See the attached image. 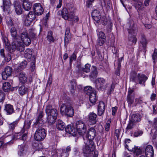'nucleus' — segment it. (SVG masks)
<instances>
[{"label": "nucleus", "instance_id": "f257e3e1", "mask_svg": "<svg viewBox=\"0 0 157 157\" xmlns=\"http://www.w3.org/2000/svg\"><path fill=\"white\" fill-rule=\"evenodd\" d=\"M10 32L13 37L12 46L13 49H16L21 52L24 50L23 43L26 46H28L30 44L31 40L26 31L22 32L21 35V38L23 42L18 41L19 37L17 36V30L15 28H11Z\"/></svg>", "mask_w": 157, "mask_h": 157}, {"label": "nucleus", "instance_id": "f03ea898", "mask_svg": "<svg viewBox=\"0 0 157 157\" xmlns=\"http://www.w3.org/2000/svg\"><path fill=\"white\" fill-rule=\"evenodd\" d=\"M45 112L49 124L51 125L54 123L58 116L57 110L56 109L53 108L52 105H49L46 107Z\"/></svg>", "mask_w": 157, "mask_h": 157}, {"label": "nucleus", "instance_id": "7ed1b4c3", "mask_svg": "<svg viewBox=\"0 0 157 157\" xmlns=\"http://www.w3.org/2000/svg\"><path fill=\"white\" fill-rule=\"evenodd\" d=\"M61 12L62 17L65 20L72 21L74 22H77L79 21L78 16L75 15L74 13L71 11L69 9L64 8Z\"/></svg>", "mask_w": 157, "mask_h": 157}, {"label": "nucleus", "instance_id": "20e7f679", "mask_svg": "<svg viewBox=\"0 0 157 157\" xmlns=\"http://www.w3.org/2000/svg\"><path fill=\"white\" fill-rule=\"evenodd\" d=\"M60 112L62 114H64L68 117H72L74 111L73 107L69 104H63L60 108Z\"/></svg>", "mask_w": 157, "mask_h": 157}, {"label": "nucleus", "instance_id": "39448f33", "mask_svg": "<svg viewBox=\"0 0 157 157\" xmlns=\"http://www.w3.org/2000/svg\"><path fill=\"white\" fill-rule=\"evenodd\" d=\"M91 15L93 19L97 23H99L100 21L104 25L106 24L107 21L106 17L104 16L101 17L100 12L98 10H93Z\"/></svg>", "mask_w": 157, "mask_h": 157}, {"label": "nucleus", "instance_id": "423d86ee", "mask_svg": "<svg viewBox=\"0 0 157 157\" xmlns=\"http://www.w3.org/2000/svg\"><path fill=\"white\" fill-rule=\"evenodd\" d=\"M84 90L85 93L89 95V100L90 102L93 104H95L97 100L95 91L90 86L85 87Z\"/></svg>", "mask_w": 157, "mask_h": 157}, {"label": "nucleus", "instance_id": "0eeeda50", "mask_svg": "<svg viewBox=\"0 0 157 157\" xmlns=\"http://www.w3.org/2000/svg\"><path fill=\"white\" fill-rule=\"evenodd\" d=\"M131 24L130 26V28L128 29V32L129 34V40L131 41L133 43H136L137 41V39L134 35L137 33V26L134 24L133 21L131 22Z\"/></svg>", "mask_w": 157, "mask_h": 157}, {"label": "nucleus", "instance_id": "6e6552de", "mask_svg": "<svg viewBox=\"0 0 157 157\" xmlns=\"http://www.w3.org/2000/svg\"><path fill=\"white\" fill-rule=\"evenodd\" d=\"M131 79L132 81L135 82L136 84H144L146 81L147 79V78L143 75H140V74H137L133 72L132 73Z\"/></svg>", "mask_w": 157, "mask_h": 157}, {"label": "nucleus", "instance_id": "1a4fd4ad", "mask_svg": "<svg viewBox=\"0 0 157 157\" xmlns=\"http://www.w3.org/2000/svg\"><path fill=\"white\" fill-rule=\"evenodd\" d=\"M46 136V132L45 129L40 127L36 130L34 135V138L35 140L40 141L44 140Z\"/></svg>", "mask_w": 157, "mask_h": 157}, {"label": "nucleus", "instance_id": "9d476101", "mask_svg": "<svg viewBox=\"0 0 157 157\" xmlns=\"http://www.w3.org/2000/svg\"><path fill=\"white\" fill-rule=\"evenodd\" d=\"M85 147L83 148V151L84 153L86 154H90L93 151L94 149V144L91 140L87 139L85 141Z\"/></svg>", "mask_w": 157, "mask_h": 157}, {"label": "nucleus", "instance_id": "9b49d317", "mask_svg": "<svg viewBox=\"0 0 157 157\" xmlns=\"http://www.w3.org/2000/svg\"><path fill=\"white\" fill-rule=\"evenodd\" d=\"M77 132L83 136L86 134V127L85 123L82 121H78L76 123Z\"/></svg>", "mask_w": 157, "mask_h": 157}, {"label": "nucleus", "instance_id": "f8f14e48", "mask_svg": "<svg viewBox=\"0 0 157 157\" xmlns=\"http://www.w3.org/2000/svg\"><path fill=\"white\" fill-rule=\"evenodd\" d=\"M96 134V132L94 128L93 127L90 128L88 129L87 133H86V134L83 136V139L85 140V138H86V140L87 139L92 141L94 138Z\"/></svg>", "mask_w": 157, "mask_h": 157}, {"label": "nucleus", "instance_id": "ddd939ff", "mask_svg": "<svg viewBox=\"0 0 157 157\" xmlns=\"http://www.w3.org/2000/svg\"><path fill=\"white\" fill-rule=\"evenodd\" d=\"M105 81L103 78H99L96 82V86L98 90H103L106 89V86H105Z\"/></svg>", "mask_w": 157, "mask_h": 157}, {"label": "nucleus", "instance_id": "4468645a", "mask_svg": "<svg viewBox=\"0 0 157 157\" xmlns=\"http://www.w3.org/2000/svg\"><path fill=\"white\" fill-rule=\"evenodd\" d=\"M36 17L35 14L32 12H29L28 14L26 16L24 20V23L25 25L29 26L33 21Z\"/></svg>", "mask_w": 157, "mask_h": 157}, {"label": "nucleus", "instance_id": "2eb2a0df", "mask_svg": "<svg viewBox=\"0 0 157 157\" xmlns=\"http://www.w3.org/2000/svg\"><path fill=\"white\" fill-rule=\"evenodd\" d=\"M145 152L147 157H153L154 149L153 147L150 145L145 146Z\"/></svg>", "mask_w": 157, "mask_h": 157}, {"label": "nucleus", "instance_id": "dca6fc26", "mask_svg": "<svg viewBox=\"0 0 157 157\" xmlns=\"http://www.w3.org/2000/svg\"><path fill=\"white\" fill-rule=\"evenodd\" d=\"M33 10L35 14L39 15H41L43 13L44 9L40 3H36L33 5Z\"/></svg>", "mask_w": 157, "mask_h": 157}, {"label": "nucleus", "instance_id": "f3484780", "mask_svg": "<svg viewBox=\"0 0 157 157\" xmlns=\"http://www.w3.org/2000/svg\"><path fill=\"white\" fill-rule=\"evenodd\" d=\"M12 71V68L9 66L6 67L4 71L2 73V76L3 79L6 80L8 77L11 75Z\"/></svg>", "mask_w": 157, "mask_h": 157}, {"label": "nucleus", "instance_id": "a211bd4d", "mask_svg": "<svg viewBox=\"0 0 157 157\" xmlns=\"http://www.w3.org/2000/svg\"><path fill=\"white\" fill-rule=\"evenodd\" d=\"M43 116V112L40 111L36 122L34 124V126L36 128H38L39 126L40 127L44 124V122L42 119Z\"/></svg>", "mask_w": 157, "mask_h": 157}, {"label": "nucleus", "instance_id": "6ab92c4d", "mask_svg": "<svg viewBox=\"0 0 157 157\" xmlns=\"http://www.w3.org/2000/svg\"><path fill=\"white\" fill-rule=\"evenodd\" d=\"M97 115L96 114L93 112L89 113L88 117V121L90 124L93 125L96 124L97 122Z\"/></svg>", "mask_w": 157, "mask_h": 157}, {"label": "nucleus", "instance_id": "aec40b11", "mask_svg": "<svg viewBox=\"0 0 157 157\" xmlns=\"http://www.w3.org/2000/svg\"><path fill=\"white\" fill-rule=\"evenodd\" d=\"M135 94L134 90L131 89H129L128 91V94L127 96V101L129 104H132L134 102Z\"/></svg>", "mask_w": 157, "mask_h": 157}, {"label": "nucleus", "instance_id": "412c9836", "mask_svg": "<svg viewBox=\"0 0 157 157\" xmlns=\"http://www.w3.org/2000/svg\"><path fill=\"white\" fill-rule=\"evenodd\" d=\"M66 132L72 135L73 136H75L77 134V131L74 127L71 125H68L67 126L65 129Z\"/></svg>", "mask_w": 157, "mask_h": 157}, {"label": "nucleus", "instance_id": "4be33fe9", "mask_svg": "<svg viewBox=\"0 0 157 157\" xmlns=\"http://www.w3.org/2000/svg\"><path fill=\"white\" fill-rule=\"evenodd\" d=\"M19 150L18 154L19 156H25L27 153L26 152V147L24 144L18 146Z\"/></svg>", "mask_w": 157, "mask_h": 157}, {"label": "nucleus", "instance_id": "5701e85b", "mask_svg": "<svg viewBox=\"0 0 157 157\" xmlns=\"http://www.w3.org/2000/svg\"><path fill=\"white\" fill-rule=\"evenodd\" d=\"M105 110V104L104 102L101 101L99 102L98 106V114L101 116L104 113Z\"/></svg>", "mask_w": 157, "mask_h": 157}, {"label": "nucleus", "instance_id": "b1692460", "mask_svg": "<svg viewBox=\"0 0 157 157\" xmlns=\"http://www.w3.org/2000/svg\"><path fill=\"white\" fill-rule=\"evenodd\" d=\"M139 39L143 47L144 48H145L147 44L148 41L144 34L140 33L139 36Z\"/></svg>", "mask_w": 157, "mask_h": 157}, {"label": "nucleus", "instance_id": "393cba45", "mask_svg": "<svg viewBox=\"0 0 157 157\" xmlns=\"http://www.w3.org/2000/svg\"><path fill=\"white\" fill-rule=\"evenodd\" d=\"M23 7L25 10L29 11L31 8L32 4L29 0H22Z\"/></svg>", "mask_w": 157, "mask_h": 157}, {"label": "nucleus", "instance_id": "a878e982", "mask_svg": "<svg viewBox=\"0 0 157 157\" xmlns=\"http://www.w3.org/2000/svg\"><path fill=\"white\" fill-rule=\"evenodd\" d=\"M14 6L16 13L17 14L20 15L22 13L23 9L18 2L17 1L15 2Z\"/></svg>", "mask_w": 157, "mask_h": 157}, {"label": "nucleus", "instance_id": "bb28decb", "mask_svg": "<svg viewBox=\"0 0 157 157\" xmlns=\"http://www.w3.org/2000/svg\"><path fill=\"white\" fill-rule=\"evenodd\" d=\"M19 78L20 82L22 83H25L27 80V75L23 72H21L19 74Z\"/></svg>", "mask_w": 157, "mask_h": 157}, {"label": "nucleus", "instance_id": "cd10ccee", "mask_svg": "<svg viewBox=\"0 0 157 157\" xmlns=\"http://www.w3.org/2000/svg\"><path fill=\"white\" fill-rule=\"evenodd\" d=\"M141 117L139 114H133L132 116L131 120L134 123L138 122L140 121Z\"/></svg>", "mask_w": 157, "mask_h": 157}, {"label": "nucleus", "instance_id": "c85d7f7f", "mask_svg": "<svg viewBox=\"0 0 157 157\" xmlns=\"http://www.w3.org/2000/svg\"><path fill=\"white\" fill-rule=\"evenodd\" d=\"M5 110L9 114H12L14 111L13 106L10 104H7L6 105Z\"/></svg>", "mask_w": 157, "mask_h": 157}, {"label": "nucleus", "instance_id": "c756f323", "mask_svg": "<svg viewBox=\"0 0 157 157\" xmlns=\"http://www.w3.org/2000/svg\"><path fill=\"white\" fill-rule=\"evenodd\" d=\"M32 50L30 49H27L24 53V57L27 59H30L32 57Z\"/></svg>", "mask_w": 157, "mask_h": 157}, {"label": "nucleus", "instance_id": "7c9ffc66", "mask_svg": "<svg viewBox=\"0 0 157 157\" xmlns=\"http://www.w3.org/2000/svg\"><path fill=\"white\" fill-rule=\"evenodd\" d=\"M15 138L17 139L21 140L23 141H25L27 139V135L26 133H25L23 135H21V133H19L17 134V135L15 136Z\"/></svg>", "mask_w": 157, "mask_h": 157}, {"label": "nucleus", "instance_id": "2f4dec72", "mask_svg": "<svg viewBox=\"0 0 157 157\" xmlns=\"http://www.w3.org/2000/svg\"><path fill=\"white\" fill-rule=\"evenodd\" d=\"M57 128L60 130H62L65 128V124L62 121L58 120L57 122Z\"/></svg>", "mask_w": 157, "mask_h": 157}, {"label": "nucleus", "instance_id": "473e14b6", "mask_svg": "<svg viewBox=\"0 0 157 157\" xmlns=\"http://www.w3.org/2000/svg\"><path fill=\"white\" fill-rule=\"evenodd\" d=\"M71 150V147L70 146L67 147L65 149L63 150L61 156L64 157H67L69 156L68 152Z\"/></svg>", "mask_w": 157, "mask_h": 157}, {"label": "nucleus", "instance_id": "72a5a7b5", "mask_svg": "<svg viewBox=\"0 0 157 157\" xmlns=\"http://www.w3.org/2000/svg\"><path fill=\"white\" fill-rule=\"evenodd\" d=\"M47 40L50 43L53 42L54 41V38L53 36V33L50 31L48 32L46 37Z\"/></svg>", "mask_w": 157, "mask_h": 157}, {"label": "nucleus", "instance_id": "f704fd0d", "mask_svg": "<svg viewBox=\"0 0 157 157\" xmlns=\"http://www.w3.org/2000/svg\"><path fill=\"white\" fill-rule=\"evenodd\" d=\"M27 88L24 85L20 86L18 89L19 94L21 95H23L26 94L27 92Z\"/></svg>", "mask_w": 157, "mask_h": 157}, {"label": "nucleus", "instance_id": "c9c22d12", "mask_svg": "<svg viewBox=\"0 0 157 157\" xmlns=\"http://www.w3.org/2000/svg\"><path fill=\"white\" fill-rule=\"evenodd\" d=\"M3 9L4 11L5 9H7L11 5V2L10 0H3Z\"/></svg>", "mask_w": 157, "mask_h": 157}, {"label": "nucleus", "instance_id": "e433bc0d", "mask_svg": "<svg viewBox=\"0 0 157 157\" xmlns=\"http://www.w3.org/2000/svg\"><path fill=\"white\" fill-rule=\"evenodd\" d=\"M11 88V86L9 82H6L3 83L2 88L5 91H8Z\"/></svg>", "mask_w": 157, "mask_h": 157}, {"label": "nucleus", "instance_id": "4c0bfd02", "mask_svg": "<svg viewBox=\"0 0 157 157\" xmlns=\"http://www.w3.org/2000/svg\"><path fill=\"white\" fill-rule=\"evenodd\" d=\"M19 120H17L8 125L9 128L10 130H13L15 127L17 125Z\"/></svg>", "mask_w": 157, "mask_h": 157}, {"label": "nucleus", "instance_id": "58836bf2", "mask_svg": "<svg viewBox=\"0 0 157 157\" xmlns=\"http://www.w3.org/2000/svg\"><path fill=\"white\" fill-rule=\"evenodd\" d=\"M125 147L128 150L131 151H133L136 147L133 144H126Z\"/></svg>", "mask_w": 157, "mask_h": 157}, {"label": "nucleus", "instance_id": "ea45409f", "mask_svg": "<svg viewBox=\"0 0 157 157\" xmlns=\"http://www.w3.org/2000/svg\"><path fill=\"white\" fill-rule=\"evenodd\" d=\"M27 65V61L24 60L21 63L19 66L18 67V69H19L20 70H21L23 69L26 67Z\"/></svg>", "mask_w": 157, "mask_h": 157}, {"label": "nucleus", "instance_id": "a19ab883", "mask_svg": "<svg viewBox=\"0 0 157 157\" xmlns=\"http://www.w3.org/2000/svg\"><path fill=\"white\" fill-rule=\"evenodd\" d=\"M39 144L37 143H34L33 145V150L32 151V152H30V154H33L35 151L38 150L39 148Z\"/></svg>", "mask_w": 157, "mask_h": 157}, {"label": "nucleus", "instance_id": "79ce46f5", "mask_svg": "<svg viewBox=\"0 0 157 157\" xmlns=\"http://www.w3.org/2000/svg\"><path fill=\"white\" fill-rule=\"evenodd\" d=\"M135 123L132 121V120H130L129 121L128 124L126 128L127 129H130L133 128L135 125Z\"/></svg>", "mask_w": 157, "mask_h": 157}, {"label": "nucleus", "instance_id": "37998d69", "mask_svg": "<svg viewBox=\"0 0 157 157\" xmlns=\"http://www.w3.org/2000/svg\"><path fill=\"white\" fill-rule=\"evenodd\" d=\"M133 151L134 154H136V156L140 155L142 153L140 149L139 148L137 147H136L135 149H134V150H133Z\"/></svg>", "mask_w": 157, "mask_h": 157}, {"label": "nucleus", "instance_id": "c03bdc74", "mask_svg": "<svg viewBox=\"0 0 157 157\" xmlns=\"http://www.w3.org/2000/svg\"><path fill=\"white\" fill-rule=\"evenodd\" d=\"M90 65L89 64H86L85 66V68L82 69V70L86 72H89L90 71Z\"/></svg>", "mask_w": 157, "mask_h": 157}, {"label": "nucleus", "instance_id": "a18cd8bd", "mask_svg": "<svg viewBox=\"0 0 157 157\" xmlns=\"http://www.w3.org/2000/svg\"><path fill=\"white\" fill-rule=\"evenodd\" d=\"M143 132L142 130H138L135 131L134 133V136L135 137L141 136L142 135Z\"/></svg>", "mask_w": 157, "mask_h": 157}, {"label": "nucleus", "instance_id": "49530a36", "mask_svg": "<svg viewBox=\"0 0 157 157\" xmlns=\"http://www.w3.org/2000/svg\"><path fill=\"white\" fill-rule=\"evenodd\" d=\"M31 123V121H25L24 127L25 128H29L30 127Z\"/></svg>", "mask_w": 157, "mask_h": 157}, {"label": "nucleus", "instance_id": "de8ad7c7", "mask_svg": "<svg viewBox=\"0 0 157 157\" xmlns=\"http://www.w3.org/2000/svg\"><path fill=\"white\" fill-rule=\"evenodd\" d=\"M111 121L109 119L107 121L105 125V130L106 131H109L110 127Z\"/></svg>", "mask_w": 157, "mask_h": 157}, {"label": "nucleus", "instance_id": "09e8293b", "mask_svg": "<svg viewBox=\"0 0 157 157\" xmlns=\"http://www.w3.org/2000/svg\"><path fill=\"white\" fill-rule=\"evenodd\" d=\"M29 35L31 38L35 39L36 38V36L34 32L31 30L29 32Z\"/></svg>", "mask_w": 157, "mask_h": 157}, {"label": "nucleus", "instance_id": "8fccbe9b", "mask_svg": "<svg viewBox=\"0 0 157 157\" xmlns=\"http://www.w3.org/2000/svg\"><path fill=\"white\" fill-rule=\"evenodd\" d=\"M105 39L98 38L97 44L99 46L102 45L105 42Z\"/></svg>", "mask_w": 157, "mask_h": 157}, {"label": "nucleus", "instance_id": "3c124183", "mask_svg": "<svg viewBox=\"0 0 157 157\" xmlns=\"http://www.w3.org/2000/svg\"><path fill=\"white\" fill-rule=\"evenodd\" d=\"M76 59V56L75 54L73 53L70 57V63L71 64L74 60H75Z\"/></svg>", "mask_w": 157, "mask_h": 157}, {"label": "nucleus", "instance_id": "603ef678", "mask_svg": "<svg viewBox=\"0 0 157 157\" xmlns=\"http://www.w3.org/2000/svg\"><path fill=\"white\" fill-rule=\"evenodd\" d=\"M2 40L3 43L6 46H9V44L8 43V40L6 37L5 36H3Z\"/></svg>", "mask_w": 157, "mask_h": 157}, {"label": "nucleus", "instance_id": "864d4df0", "mask_svg": "<svg viewBox=\"0 0 157 157\" xmlns=\"http://www.w3.org/2000/svg\"><path fill=\"white\" fill-rule=\"evenodd\" d=\"M71 38V36L70 35H65L64 39L65 43L68 44L70 41Z\"/></svg>", "mask_w": 157, "mask_h": 157}, {"label": "nucleus", "instance_id": "5fc2aeb1", "mask_svg": "<svg viewBox=\"0 0 157 157\" xmlns=\"http://www.w3.org/2000/svg\"><path fill=\"white\" fill-rule=\"evenodd\" d=\"M98 38L105 39V36L104 33L102 32H100L98 34Z\"/></svg>", "mask_w": 157, "mask_h": 157}, {"label": "nucleus", "instance_id": "6e6d98bb", "mask_svg": "<svg viewBox=\"0 0 157 157\" xmlns=\"http://www.w3.org/2000/svg\"><path fill=\"white\" fill-rule=\"evenodd\" d=\"M5 95L2 91L0 90V102L3 101L5 98Z\"/></svg>", "mask_w": 157, "mask_h": 157}, {"label": "nucleus", "instance_id": "4d7b16f0", "mask_svg": "<svg viewBox=\"0 0 157 157\" xmlns=\"http://www.w3.org/2000/svg\"><path fill=\"white\" fill-rule=\"evenodd\" d=\"M153 125L154 127L157 130V118H154L153 120Z\"/></svg>", "mask_w": 157, "mask_h": 157}, {"label": "nucleus", "instance_id": "13d9d810", "mask_svg": "<svg viewBox=\"0 0 157 157\" xmlns=\"http://www.w3.org/2000/svg\"><path fill=\"white\" fill-rule=\"evenodd\" d=\"M121 130L120 129H117L115 130V134L117 138H118L120 135Z\"/></svg>", "mask_w": 157, "mask_h": 157}, {"label": "nucleus", "instance_id": "bf43d9fd", "mask_svg": "<svg viewBox=\"0 0 157 157\" xmlns=\"http://www.w3.org/2000/svg\"><path fill=\"white\" fill-rule=\"evenodd\" d=\"M76 85L74 83H72L71 86V92L72 93H74V91L75 89Z\"/></svg>", "mask_w": 157, "mask_h": 157}, {"label": "nucleus", "instance_id": "052dcab7", "mask_svg": "<svg viewBox=\"0 0 157 157\" xmlns=\"http://www.w3.org/2000/svg\"><path fill=\"white\" fill-rule=\"evenodd\" d=\"M157 50L156 49H154V52L152 54V57L153 60H155L157 57Z\"/></svg>", "mask_w": 157, "mask_h": 157}, {"label": "nucleus", "instance_id": "680f3d73", "mask_svg": "<svg viewBox=\"0 0 157 157\" xmlns=\"http://www.w3.org/2000/svg\"><path fill=\"white\" fill-rule=\"evenodd\" d=\"M97 74V73L96 70H94L92 71L91 74L90 75V76L92 78H95L96 77Z\"/></svg>", "mask_w": 157, "mask_h": 157}, {"label": "nucleus", "instance_id": "e2e57ef3", "mask_svg": "<svg viewBox=\"0 0 157 157\" xmlns=\"http://www.w3.org/2000/svg\"><path fill=\"white\" fill-rule=\"evenodd\" d=\"M31 70L32 71H33L35 69V62H33L31 64Z\"/></svg>", "mask_w": 157, "mask_h": 157}, {"label": "nucleus", "instance_id": "0e129e2a", "mask_svg": "<svg viewBox=\"0 0 157 157\" xmlns=\"http://www.w3.org/2000/svg\"><path fill=\"white\" fill-rule=\"evenodd\" d=\"M156 94L154 93L152 94L151 96L150 99L152 101H154L155 99Z\"/></svg>", "mask_w": 157, "mask_h": 157}, {"label": "nucleus", "instance_id": "69168bd1", "mask_svg": "<svg viewBox=\"0 0 157 157\" xmlns=\"http://www.w3.org/2000/svg\"><path fill=\"white\" fill-rule=\"evenodd\" d=\"M0 53L1 56L3 57L4 58L5 60L6 59L5 55L4 54V51L3 49H2L0 51Z\"/></svg>", "mask_w": 157, "mask_h": 157}, {"label": "nucleus", "instance_id": "338daca9", "mask_svg": "<svg viewBox=\"0 0 157 157\" xmlns=\"http://www.w3.org/2000/svg\"><path fill=\"white\" fill-rule=\"evenodd\" d=\"M143 6V4L141 2H138L137 5L136 6L138 8L139 10H140L141 9Z\"/></svg>", "mask_w": 157, "mask_h": 157}, {"label": "nucleus", "instance_id": "774afa93", "mask_svg": "<svg viewBox=\"0 0 157 157\" xmlns=\"http://www.w3.org/2000/svg\"><path fill=\"white\" fill-rule=\"evenodd\" d=\"M142 102V100L140 98H136L135 101V103L136 104H141Z\"/></svg>", "mask_w": 157, "mask_h": 157}]
</instances>
